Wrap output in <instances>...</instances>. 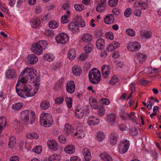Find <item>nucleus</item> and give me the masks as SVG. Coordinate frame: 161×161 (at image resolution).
<instances>
[{
  "label": "nucleus",
  "instance_id": "f257e3e1",
  "mask_svg": "<svg viewBox=\"0 0 161 161\" xmlns=\"http://www.w3.org/2000/svg\"><path fill=\"white\" fill-rule=\"evenodd\" d=\"M33 68L26 67L21 73L16 85L18 95L22 97L33 96L39 89L40 77Z\"/></svg>",
  "mask_w": 161,
  "mask_h": 161
},
{
  "label": "nucleus",
  "instance_id": "f03ea898",
  "mask_svg": "<svg viewBox=\"0 0 161 161\" xmlns=\"http://www.w3.org/2000/svg\"><path fill=\"white\" fill-rule=\"evenodd\" d=\"M29 117L31 119V124H32L35 120V114L33 111H22L20 118L22 122L25 125L30 124Z\"/></svg>",
  "mask_w": 161,
  "mask_h": 161
},
{
  "label": "nucleus",
  "instance_id": "7ed1b4c3",
  "mask_svg": "<svg viewBox=\"0 0 161 161\" xmlns=\"http://www.w3.org/2000/svg\"><path fill=\"white\" fill-rule=\"evenodd\" d=\"M40 123L41 125L46 127L51 126L53 123V118L49 113H42L40 116Z\"/></svg>",
  "mask_w": 161,
  "mask_h": 161
},
{
  "label": "nucleus",
  "instance_id": "20e7f679",
  "mask_svg": "<svg viewBox=\"0 0 161 161\" xmlns=\"http://www.w3.org/2000/svg\"><path fill=\"white\" fill-rule=\"evenodd\" d=\"M101 76L100 71L96 68L92 69L89 73V80L91 83L94 84H98L100 82Z\"/></svg>",
  "mask_w": 161,
  "mask_h": 161
},
{
  "label": "nucleus",
  "instance_id": "39448f33",
  "mask_svg": "<svg viewBox=\"0 0 161 161\" xmlns=\"http://www.w3.org/2000/svg\"><path fill=\"white\" fill-rule=\"evenodd\" d=\"M47 45L46 41H40L32 45L31 49L35 53L40 55L42 53L43 49H45Z\"/></svg>",
  "mask_w": 161,
  "mask_h": 161
},
{
  "label": "nucleus",
  "instance_id": "423d86ee",
  "mask_svg": "<svg viewBox=\"0 0 161 161\" xmlns=\"http://www.w3.org/2000/svg\"><path fill=\"white\" fill-rule=\"evenodd\" d=\"M55 39L57 43L62 44H65L69 40L68 35L64 33L58 34L55 36Z\"/></svg>",
  "mask_w": 161,
  "mask_h": 161
},
{
  "label": "nucleus",
  "instance_id": "0eeeda50",
  "mask_svg": "<svg viewBox=\"0 0 161 161\" xmlns=\"http://www.w3.org/2000/svg\"><path fill=\"white\" fill-rule=\"evenodd\" d=\"M129 147V141L125 140L120 142L119 145V151L122 154L125 153L128 150Z\"/></svg>",
  "mask_w": 161,
  "mask_h": 161
},
{
  "label": "nucleus",
  "instance_id": "6e6552de",
  "mask_svg": "<svg viewBox=\"0 0 161 161\" xmlns=\"http://www.w3.org/2000/svg\"><path fill=\"white\" fill-rule=\"evenodd\" d=\"M141 46L140 43L137 42H131L128 45L127 49L130 51L135 52L138 51L140 48Z\"/></svg>",
  "mask_w": 161,
  "mask_h": 161
},
{
  "label": "nucleus",
  "instance_id": "1a4fd4ad",
  "mask_svg": "<svg viewBox=\"0 0 161 161\" xmlns=\"http://www.w3.org/2000/svg\"><path fill=\"white\" fill-rule=\"evenodd\" d=\"M138 116V115L134 112H131L130 114L124 113L123 115L121 116L122 119H125V118H128L129 119H130L135 123L136 122Z\"/></svg>",
  "mask_w": 161,
  "mask_h": 161
},
{
  "label": "nucleus",
  "instance_id": "9d476101",
  "mask_svg": "<svg viewBox=\"0 0 161 161\" xmlns=\"http://www.w3.org/2000/svg\"><path fill=\"white\" fill-rule=\"evenodd\" d=\"M5 77L10 80H13L17 76L16 71L13 69H7L5 72Z\"/></svg>",
  "mask_w": 161,
  "mask_h": 161
},
{
  "label": "nucleus",
  "instance_id": "9b49d317",
  "mask_svg": "<svg viewBox=\"0 0 161 161\" xmlns=\"http://www.w3.org/2000/svg\"><path fill=\"white\" fill-rule=\"evenodd\" d=\"M66 88L67 92L70 94L74 92L75 90V85L73 81H68L66 84Z\"/></svg>",
  "mask_w": 161,
  "mask_h": 161
},
{
  "label": "nucleus",
  "instance_id": "f8f14e48",
  "mask_svg": "<svg viewBox=\"0 0 161 161\" xmlns=\"http://www.w3.org/2000/svg\"><path fill=\"white\" fill-rule=\"evenodd\" d=\"M47 143L48 148L51 150L55 151L58 149V144L55 140L50 139L47 141Z\"/></svg>",
  "mask_w": 161,
  "mask_h": 161
},
{
  "label": "nucleus",
  "instance_id": "ddd939ff",
  "mask_svg": "<svg viewBox=\"0 0 161 161\" xmlns=\"http://www.w3.org/2000/svg\"><path fill=\"white\" fill-rule=\"evenodd\" d=\"M26 60L28 64H33L37 63L38 58L35 54H32L29 55L27 57Z\"/></svg>",
  "mask_w": 161,
  "mask_h": 161
},
{
  "label": "nucleus",
  "instance_id": "4468645a",
  "mask_svg": "<svg viewBox=\"0 0 161 161\" xmlns=\"http://www.w3.org/2000/svg\"><path fill=\"white\" fill-rule=\"evenodd\" d=\"M30 23L32 27L36 28L40 26L41 21L39 18L35 17L31 19Z\"/></svg>",
  "mask_w": 161,
  "mask_h": 161
},
{
  "label": "nucleus",
  "instance_id": "2eb2a0df",
  "mask_svg": "<svg viewBox=\"0 0 161 161\" xmlns=\"http://www.w3.org/2000/svg\"><path fill=\"white\" fill-rule=\"evenodd\" d=\"M102 72L105 78H107L110 74V68L108 66L104 65L102 68Z\"/></svg>",
  "mask_w": 161,
  "mask_h": 161
},
{
  "label": "nucleus",
  "instance_id": "dca6fc26",
  "mask_svg": "<svg viewBox=\"0 0 161 161\" xmlns=\"http://www.w3.org/2000/svg\"><path fill=\"white\" fill-rule=\"evenodd\" d=\"M82 153L85 157V159L87 161H89L91 159V154L90 150L88 148H84Z\"/></svg>",
  "mask_w": 161,
  "mask_h": 161
},
{
  "label": "nucleus",
  "instance_id": "f3484780",
  "mask_svg": "<svg viewBox=\"0 0 161 161\" xmlns=\"http://www.w3.org/2000/svg\"><path fill=\"white\" fill-rule=\"evenodd\" d=\"M69 29L73 33H75L78 32L79 30V26L77 23L72 22L69 24L68 25Z\"/></svg>",
  "mask_w": 161,
  "mask_h": 161
},
{
  "label": "nucleus",
  "instance_id": "a211bd4d",
  "mask_svg": "<svg viewBox=\"0 0 161 161\" xmlns=\"http://www.w3.org/2000/svg\"><path fill=\"white\" fill-rule=\"evenodd\" d=\"M116 116L114 113H112L108 115L106 120L111 125L114 124L116 120Z\"/></svg>",
  "mask_w": 161,
  "mask_h": 161
},
{
  "label": "nucleus",
  "instance_id": "6ab92c4d",
  "mask_svg": "<svg viewBox=\"0 0 161 161\" xmlns=\"http://www.w3.org/2000/svg\"><path fill=\"white\" fill-rule=\"evenodd\" d=\"M114 21V17L113 15L109 14L107 15L104 19L105 23L107 24L113 23Z\"/></svg>",
  "mask_w": 161,
  "mask_h": 161
},
{
  "label": "nucleus",
  "instance_id": "aec40b11",
  "mask_svg": "<svg viewBox=\"0 0 161 161\" xmlns=\"http://www.w3.org/2000/svg\"><path fill=\"white\" fill-rule=\"evenodd\" d=\"M100 156L103 161H113L112 157L105 152L101 153Z\"/></svg>",
  "mask_w": 161,
  "mask_h": 161
},
{
  "label": "nucleus",
  "instance_id": "412c9836",
  "mask_svg": "<svg viewBox=\"0 0 161 161\" xmlns=\"http://www.w3.org/2000/svg\"><path fill=\"white\" fill-rule=\"evenodd\" d=\"M100 122L99 119L93 116L90 117L87 119V123L90 125H96Z\"/></svg>",
  "mask_w": 161,
  "mask_h": 161
},
{
  "label": "nucleus",
  "instance_id": "4be33fe9",
  "mask_svg": "<svg viewBox=\"0 0 161 161\" xmlns=\"http://www.w3.org/2000/svg\"><path fill=\"white\" fill-rule=\"evenodd\" d=\"M7 121L6 118L4 116L0 117V133L5 128Z\"/></svg>",
  "mask_w": 161,
  "mask_h": 161
},
{
  "label": "nucleus",
  "instance_id": "5701e85b",
  "mask_svg": "<svg viewBox=\"0 0 161 161\" xmlns=\"http://www.w3.org/2000/svg\"><path fill=\"white\" fill-rule=\"evenodd\" d=\"M92 36L89 34L85 33L83 34L81 37L82 40L84 42H89L92 40Z\"/></svg>",
  "mask_w": 161,
  "mask_h": 161
},
{
  "label": "nucleus",
  "instance_id": "b1692460",
  "mask_svg": "<svg viewBox=\"0 0 161 161\" xmlns=\"http://www.w3.org/2000/svg\"><path fill=\"white\" fill-rule=\"evenodd\" d=\"M105 42L102 38L97 39L96 42V45L97 48L99 49H102L104 47Z\"/></svg>",
  "mask_w": 161,
  "mask_h": 161
},
{
  "label": "nucleus",
  "instance_id": "393cba45",
  "mask_svg": "<svg viewBox=\"0 0 161 161\" xmlns=\"http://www.w3.org/2000/svg\"><path fill=\"white\" fill-rule=\"evenodd\" d=\"M110 143L112 145H115L117 141V134L116 132L112 133L110 136Z\"/></svg>",
  "mask_w": 161,
  "mask_h": 161
},
{
  "label": "nucleus",
  "instance_id": "a878e982",
  "mask_svg": "<svg viewBox=\"0 0 161 161\" xmlns=\"http://www.w3.org/2000/svg\"><path fill=\"white\" fill-rule=\"evenodd\" d=\"M106 7V3H101L97 6L96 10L98 12H102L105 9Z\"/></svg>",
  "mask_w": 161,
  "mask_h": 161
},
{
  "label": "nucleus",
  "instance_id": "bb28decb",
  "mask_svg": "<svg viewBox=\"0 0 161 161\" xmlns=\"http://www.w3.org/2000/svg\"><path fill=\"white\" fill-rule=\"evenodd\" d=\"M75 147L72 145L66 146L64 149L65 152L69 154H72L75 151Z\"/></svg>",
  "mask_w": 161,
  "mask_h": 161
},
{
  "label": "nucleus",
  "instance_id": "cd10ccee",
  "mask_svg": "<svg viewBox=\"0 0 161 161\" xmlns=\"http://www.w3.org/2000/svg\"><path fill=\"white\" fill-rule=\"evenodd\" d=\"M72 72L75 75L79 76L81 74L82 70L79 67L74 66L72 68Z\"/></svg>",
  "mask_w": 161,
  "mask_h": 161
},
{
  "label": "nucleus",
  "instance_id": "c85d7f7f",
  "mask_svg": "<svg viewBox=\"0 0 161 161\" xmlns=\"http://www.w3.org/2000/svg\"><path fill=\"white\" fill-rule=\"evenodd\" d=\"M141 35L146 39H148L151 37L152 32L149 30L143 31L141 32Z\"/></svg>",
  "mask_w": 161,
  "mask_h": 161
},
{
  "label": "nucleus",
  "instance_id": "c756f323",
  "mask_svg": "<svg viewBox=\"0 0 161 161\" xmlns=\"http://www.w3.org/2000/svg\"><path fill=\"white\" fill-rule=\"evenodd\" d=\"M69 59L71 60H73L76 56L75 51L74 49H72L69 51L67 54Z\"/></svg>",
  "mask_w": 161,
  "mask_h": 161
},
{
  "label": "nucleus",
  "instance_id": "7c9ffc66",
  "mask_svg": "<svg viewBox=\"0 0 161 161\" xmlns=\"http://www.w3.org/2000/svg\"><path fill=\"white\" fill-rule=\"evenodd\" d=\"M93 48V46L91 43L88 44L83 47L84 51L87 53H90Z\"/></svg>",
  "mask_w": 161,
  "mask_h": 161
},
{
  "label": "nucleus",
  "instance_id": "2f4dec72",
  "mask_svg": "<svg viewBox=\"0 0 161 161\" xmlns=\"http://www.w3.org/2000/svg\"><path fill=\"white\" fill-rule=\"evenodd\" d=\"M16 140L13 136H11L9 138L8 145L10 148H13L15 146Z\"/></svg>",
  "mask_w": 161,
  "mask_h": 161
},
{
  "label": "nucleus",
  "instance_id": "473e14b6",
  "mask_svg": "<svg viewBox=\"0 0 161 161\" xmlns=\"http://www.w3.org/2000/svg\"><path fill=\"white\" fill-rule=\"evenodd\" d=\"M60 159L59 155L53 154L49 156L48 158L49 161H59Z\"/></svg>",
  "mask_w": 161,
  "mask_h": 161
},
{
  "label": "nucleus",
  "instance_id": "72a5a7b5",
  "mask_svg": "<svg viewBox=\"0 0 161 161\" xmlns=\"http://www.w3.org/2000/svg\"><path fill=\"white\" fill-rule=\"evenodd\" d=\"M102 102L103 104V105H101V108L100 107L98 108L100 111H104L105 109L104 108V105H108L109 103V101L107 99H101Z\"/></svg>",
  "mask_w": 161,
  "mask_h": 161
},
{
  "label": "nucleus",
  "instance_id": "f704fd0d",
  "mask_svg": "<svg viewBox=\"0 0 161 161\" xmlns=\"http://www.w3.org/2000/svg\"><path fill=\"white\" fill-rule=\"evenodd\" d=\"M146 55L143 54L141 53H138L136 56V58H137L138 61L139 62H142L144 61L146 58Z\"/></svg>",
  "mask_w": 161,
  "mask_h": 161
},
{
  "label": "nucleus",
  "instance_id": "c9c22d12",
  "mask_svg": "<svg viewBox=\"0 0 161 161\" xmlns=\"http://www.w3.org/2000/svg\"><path fill=\"white\" fill-rule=\"evenodd\" d=\"M50 107L49 103L47 101H43L40 104L41 108L43 110L47 109Z\"/></svg>",
  "mask_w": 161,
  "mask_h": 161
},
{
  "label": "nucleus",
  "instance_id": "e433bc0d",
  "mask_svg": "<svg viewBox=\"0 0 161 161\" xmlns=\"http://www.w3.org/2000/svg\"><path fill=\"white\" fill-rule=\"evenodd\" d=\"M23 104L21 103H18L12 105V107L14 110H19L23 107Z\"/></svg>",
  "mask_w": 161,
  "mask_h": 161
},
{
  "label": "nucleus",
  "instance_id": "4c0bfd02",
  "mask_svg": "<svg viewBox=\"0 0 161 161\" xmlns=\"http://www.w3.org/2000/svg\"><path fill=\"white\" fill-rule=\"evenodd\" d=\"M48 26L50 28L55 29L58 26V24L56 21H51L49 22Z\"/></svg>",
  "mask_w": 161,
  "mask_h": 161
},
{
  "label": "nucleus",
  "instance_id": "58836bf2",
  "mask_svg": "<svg viewBox=\"0 0 161 161\" xmlns=\"http://www.w3.org/2000/svg\"><path fill=\"white\" fill-rule=\"evenodd\" d=\"M74 8L76 11H81L84 9V6L82 4H75Z\"/></svg>",
  "mask_w": 161,
  "mask_h": 161
},
{
  "label": "nucleus",
  "instance_id": "ea45409f",
  "mask_svg": "<svg viewBox=\"0 0 161 161\" xmlns=\"http://www.w3.org/2000/svg\"><path fill=\"white\" fill-rule=\"evenodd\" d=\"M43 58L45 60L49 62L51 61L53 59V55L50 53L45 54L43 57Z\"/></svg>",
  "mask_w": 161,
  "mask_h": 161
},
{
  "label": "nucleus",
  "instance_id": "a19ab883",
  "mask_svg": "<svg viewBox=\"0 0 161 161\" xmlns=\"http://www.w3.org/2000/svg\"><path fill=\"white\" fill-rule=\"evenodd\" d=\"M77 130L79 136L78 137L81 138L84 137L85 134V129L83 128H79Z\"/></svg>",
  "mask_w": 161,
  "mask_h": 161
},
{
  "label": "nucleus",
  "instance_id": "79ce46f5",
  "mask_svg": "<svg viewBox=\"0 0 161 161\" xmlns=\"http://www.w3.org/2000/svg\"><path fill=\"white\" fill-rule=\"evenodd\" d=\"M97 140L99 141V142H100L104 139L105 138V135L103 132H99L97 134Z\"/></svg>",
  "mask_w": 161,
  "mask_h": 161
},
{
  "label": "nucleus",
  "instance_id": "37998d69",
  "mask_svg": "<svg viewBox=\"0 0 161 161\" xmlns=\"http://www.w3.org/2000/svg\"><path fill=\"white\" fill-rule=\"evenodd\" d=\"M64 131L67 134H70L71 132L72 133L71 130V126L69 124H65Z\"/></svg>",
  "mask_w": 161,
  "mask_h": 161
},
{
  "label": "nucleus",
  "instance_id": "c03bdc74",
  "mask_svg": "<svg viewBox=\"0 0 161 161\" xmlns=\"http://www.w3.org/2000/svg\"><path fill=\"white\" fill-rule=\"evenodd\" d=\"M60 64L61 62H55L53 65L51 66V68L53 70L57 69L60 67Z\"/></svg>",
  "mask_w": 161,
  "mask_h": 161
},
{
  "label": "nucleus",
  "instance_id": "a18cd8bd",
  "mask_svg": "<svg viewBox=\"0 0 161 161\" xmlns=\"http://www.w3.org/2000/svg\"><path fill=\"white\" fill-rule=\"evenodd\" d=\"M119 80V79L116 76H113L111 79L109 81V83L112 85H114Z\"/></svg>",
  "mask_w": 161,
  "mask_h": 161
},
{
  "label": "nucleus",
  "instance_id": "49530a36",
  "mask_svg": "<svg viewBox=\"0 0 161 161\" xmlns=\"http://www.w3.org/2000/svg\"><path fill=\"white\" fill-rule=\"evenodd\" d=\"M72 99L70 97H66L65 101L67 107L69 108H70L72 107Z\"/></svg>",
  "mask_w": 161,
  "mask_h": 161
},
{
  "label": "nucleus",
  "instance_id": "de8ad7c7",
  "mask_svg": "<svg viewBox=\"0 0 161 161\" xmlns=\"http://www.w3.org/2000/svg\"><path fill=\"white\" fill-rule=\"evenodd\" d=\"M75 115L77 118L81 119L84 114V111H75Z\"/></svg>",
  "mask_w": 161,
  "mask_h": 161
},
{
  "label": "nucleus",
  "instance_id": "09e8293b",
  "mask_svg": "<svg viewBox=\"0 0 161 161\" xmlns=\"http://www.w3.org/2000/svg\"><path fill=\"white\" fill-rule=\"evenodd\" d=\"M26 137L29 139L34 138L37 139L38 138V134L35 133H31L26 135Z\"/></svg>",
  "mask_w": 161,
  "mask_h": 161
},
{
  "label": "nucleus",
  "instance_id": "8fccbe9b",
  "mask_svg": "<svg viewBox=\"0 0 161 161\" xmlns=\"http://www.w3.org/2000/svg\"><path fill=\"white\" fill-rule=\"evenodd\" d=\"M126 32L127 35L130 36H134L135 35V31L132 29H127L126 30Z\"/></svg>",
  "mask_w": 161,
  "mask_h": 161
},
{
  "label": "nucleus",
  "instance_id": "3c124183",
  "mask_svg": "<svg viewBox=\"0 0 161 161\" xmlns=\"http://www.w3.org/2000/svg\"><path fill=\"white\" fill-rule=\"evenodd\" d=\"M118 0H109L108 4L111 7L116 6L118 2Z\"/></svg>",
  "mask_w": 161,
  "mask_h": 161
},
{
  "label": "nucleus",
  "instance_id": "603ef678",
  "mask_svg": "<svg viewBox=\"0 0 161 161\" xmlns=\"http://www.w3.org/2000/svg\"><path fill=\"white\" fill-rule=\"evenodd\" d=\"M42 150V147L41 146H36L32 149V151L37 154L40 153Z\"/></svg>",
  "mask_w": 161,
  "mask_h": 161
},
{
  "label": "nucleus",
  "instance_id": "864d4df0",
  "mask_svg": "<svg viewBox=\"0 0 161 161\" xmlns=\"http://www.w3.org/2000/svg\"><path fill=\"white\" fill-rule=\"evenodd\" d=\"M61 23L63 24L69 22V20H68V16L66 15L63 16L61 18Z\"/></svg>",
  "mask_w": 161,
  "mask_h": 161
},
{
  "label": "nucleus",
  "instance_id": "5fc2aeb1",
  "mask_svg": "<svg viewBox=\"0 0 161 161\" xmlns=\"http://www.w3.org/2000/svg\"><path fill=\"white\" fill-rule=\"evenodd\" d=\"M132 13V10L130 8H127L125 10L124 14L126 17H128Z\"/></svg>",
  "mask_w": 161,
  "mask_h": 161
},
{
  "label": "nucleus",
  "instance_id": "6e6d98bb",
  "mask_svg": "<svg viewBox=\"0 0 161 161\" xmlns=\"http://www.w3.org/2000/svg\"><path fill=\"white\" fill-rule=\"evenodd\" d=\"M64 101V99L63 97H58L56 98L55 100V102L56 104H60L62 103Z\"/></svg>",
  "mask_w": 161,
  "mask_h": 161
},
{
  "label": "nucleus",
  "instance_id": "4d7b16f0",
  "mask_svg": "<svg viewBox=\"0 0 161 161\" xmlns=\"http://www.w3.org/2000/svg\"><path fill=\"white\" fill-rule=\"evenodd\" d=\"M87 58V55L85 53H82L80 55L79 59L82 61H84Z\"/></svg>",
  "mask_w": 161,
  "mask_h": 161
},
{
  "label": "nucleus",
  "instance_id": "13d9d810",
  "mask_svg": "<svg viewBox=\"0 0 161 161\" xmlns=\"http://www.w3.org/2000/svg\"><path fill=\"white\" fill-rule=\"evenodd\" d=\"M134 13L135 16L138 17L141 16V11L140 9L136 8L135 10Z\"/></svg>",
  "mask_w": 161,
  "mask_h": 161
},
{
  "label": "nucleus",
  "instance_id": "bf43d9fd",
  "mask_svg": "<svg viewBox=\"0 0 161 161\" xmlns=\"http://www.w3.org/2000/svg\"><path fill=\"white\" fill-rule=\"evenodd\" d=\"M106 49L109 52H112L115 49V48L111 43L107 46L106 47Z\"/></svg>",
  "mask_w": 161,
  "mask_h": 161
},
{
  "label": "nucleus",
  "instance_id": "052dcab7",
  "mask_svg": "<svg viewBox=\"0 0 161 161\" xmlns=\"http://www.w3.org/2000/svg\"><path fill=\"white\" fill-rule=\"evenodd\" d=\"M58 140L60 142L64 143L65 142L66 138L62 136H60L58 137Z\"/></svg>",
  "mask_w": 161,
  "mask_h": 161
},
{
  "label": "nucleus",
  "instance_id": "680f3d73",
  "mask_svg": "<svg viewBox=\"0 0 161 161\" xmlns=\"http://www.w3.org/2000/svg\"><path fill=\"white\" fill-rule=\"evenodd\" d=\"M77 25L78 24V26L83 27L85 26L86 25V23L83 19H81L80 21H78L77 23Z\"/></svg>",
  "mask_w": 161,
  "mask_h": 161
},
{
  "label": "nucleus",
  "instance_id": "e2e57ef3",
  "mask_svg": "<svg viewBox=\"0 0 161 161\" xmlns=\"http://www.w3.org/2000/svg\"><path fill=\"white\" fill-rule=\"evenodd\" d=\"M70 161H81L80 158L78 156H73L70 158Z\"/></svg>",
  "mask_w": 161,
  "mask_h": 161
},
{
  "label": "nucleus",
  "instance_id": "0e129e2a",
  "mask_svg": "<svg viewBox=\"0 0 161 161\" xmlns=\"http://www.w3.org/2000/svg\"><path fill=\"white\" fill-rule=\"evenodd\" d=\"M114 48L115 49L118 48L120 46V43L118 42L114 41L111 43Z\"/></svg>",
  "mask_w": 161,
  "mask_h": 161
},
{
  "label": "nucleus",
  "instance_id": "69168bd1",
  "mask_svg": "<svg viewBox=\"0 0 161 161\" xmlns=\"http://www.w3.org/2000/svg\"><path fill=\"white\" fill-rule=\"evenodd\" d=\"M70 7V5L68 3H66L64 4L62 6V7L64 10H68L69 9Z\"/></svg>",
  "mask_w": 161,
  "mask_h": 161
},
{
  "label": "nucleus",
  "instance_id": "338daca9",
  "mask_svg": "<svg viewBox=\"0 0 161 161\" xmlns=\"http://www.w3.org/2000/svg\"><path fill=\"white\" fill-rule=\"evenodd\" d=\"M41 8L39 6H36L35 8V12L37 14L40 13L41 12Z\"/></svg>",
  "mask_w": 161,
  "mask_h": 161
},
{
  "label": "nucleus",
  "instance_id": "774afa93",
  "mask_svg": "<svg viewBox=\"0 0 161 161\" xmlns=\"http://www.w3.org/2000/svg\"><path fill=\"white\" fill-rule=\"evenodd\" d=\"M19 158L17 156H12L10 158V161H19Z\"/></svg>",
  "mask_w": 161,
  "mask_h": 161
}]
</instances>
